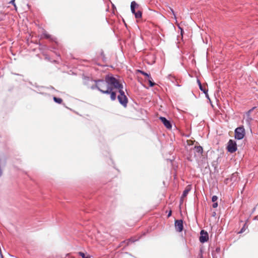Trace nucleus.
<instances>
[{
  "label": "nucleus",
  "instance_id": "2eb2a0df",
  "mask_svg": "<svg viewBox=\"0 0 258 258\" xmlns=\"http://www.w3.org/2000/svg\"><path fill=\"white\" fill-rule=\"evenodd\" d=\"M53 100L56 102V103H61L62 101V100L60 98H57L56 97H53Z\"/></svg>",
  "mask_w": 258,
  "mask_h": 258
},
{
  "label": "nucleus",
  "instance_id": "ddd939ff",
  "mask_svg": "<svg viewBox=\"0 0 258 258\" xmlns=\"http://www.w3.org/2000/svg\"><path fill=\"white\" fill-rule=\"evenodd\" d=\"M43 35L44 36L45 38H46L47 39H50L52 40H54L53 38L51 37V36L50 35H49V34H48L46 31H44L43 33Z\"/></svg>",
  "mask_w": 258,
  "mask_h": 258
},
{
  "label": "nucleus",
  "instance_id": "39448f33",
  "mask_svg": "<svg viewBox=\"0 0 258 258\" xmlns=\"http://www.w3.org/2000/svg\"><path fill=\"white\" fill-rule=\"evenodd\" d=\"M175 228L177 232H181L183 230V221L182 220H176L175 221Z\"/></svg>",
  "mask_w": 258,
  "mask_h": 258
},
{
  "label": "nucleus",
  "instance_id": "b1692460",
  "mask_svg": "<svg viewBox=\"0 0 258 258\" xmlns=\"http://www.w3.org/2000/svg\"><path fill=\"white\" fill-rule=\"evenodd\" d=\"M218 203L217 202H214V204H213V208H216L218 207Z\"/></svg>",
  "mask_w": 258,
  "mask_h": 258
},
{
  "label": "nucleus",
  "instance_id": "cd10ccee",
  "mask_svg": "<svg viewBox=\"0 0 258 258\" xmlns=\"http://www.w3.org/2000/svg\"><path fill=\"white\" fill-rule=\"evenodd\" d=\"M171 211H170V212L169 213L168 215V217H170L171 216Z\"/></svg>",
  "mask_w": 258,
  "mask_h": 258
},
{
  "label": "nucleus",
  "instance_id": "393cba45",
  "mask_svg": "<svg viewBox=\"0 0 258 258\" xmlns=\"http://www.w3.org/2000/svg\"><path fill=\"white\" fill-rule=\"evenodd\" d=\"M245 231V225L241 228L240 231H239V233H242Z\"/></svg>",
  "mask_w": 258,
  "mask_h": 258
},
{
  "label": "nucleus",
  "instance_id": "f03ea898",
  "mask_svg": "<svg viewBox=\"0 0 258 258\" xmlns=\"http://www.w3.org/2000/svg\"><path fill=\"white\" fill-rule=\"evenodd\" d=\"M116 89L118 90V92L119 93V95L117 96V99L119 101V102L124 107H126L127 106V104L128 102V99L126 96L124 94V92L123 90V85L122 84L119 83V87L118 88H116Z\"/></svg>",
  "mask_w": 258,
  "mask_h": 258
},
{
  "label": "nucleus",
  "instance_id": "9d476101",
  "mask_svg": "<svg viewBox=\"0 0 258 258\" xmlns=\"http://www.w3.org/2000/svg\"><path fill=\"white\" fill-rule=\"evenodd\" d=\"M254 108H253L252 109L249 110L247 113H246V115H247V118L246 119V121L247 122V123L248 124H250V121H251L252 120V118L250 117V112L252 111V110H253Z\"/></svg>",
  "mask_w": 258,
  "mask_h": 258
},
{
  "label": "nucleus",
  "instance_id": "1a4fd4ad",
  "mask_svg": "<svg viewBox=\"0 0 258 258\" xmlns=\"http://www.w3.org/2000/svg\"><path fill=\"white\" fill-rule=\"evenodd\" d=\"M197 82H198V85H199V86L200 89V90H201V91H202L204 94H207V93L208 92V90H207V89H206V88H204L203 87V86H202V84H201V82H200V81L199 80H198V79L197 80Z\"/></svg>",
  "mask_w": 258,
  "mask_h": 258
},
{
  "label": "nucleus",
  "instance_id": "dca6fc26",
  "mask_svg": "<svg viewBox=\"0 0 258 258\" xmlns=\"http://www.w3.org/2000/svg\"><path fill=\"white\" fill-rule=\"evenodd\" d=\"M139 72L140 73H141L142 75H143L144 76L147 77L148 79H151V77L150 74H148L147 73H146L143 71H139Z\"/></svg>",
  "mask_w": 258,
  "mask_h": 258
},
{
  "label": "nucleus",
  "instance_id": "bb28decb",
  "mask_svg": "<svg viewBox=\"0 0 258 258\" xmlns=\"http://www.w3.org/2000/svg\"><path fill=\"white\" fill-rule=\"evenodd\" d=\"M131 11H132V13L134 14H135V13H136L135 9H134L133 7V8H131Z\"/></svg>",
  "mask_w": 258,
  "mask_h": 258
},
{
  "label": "nucleus",
  "instance_id": "c756f323",
  "mask_svg": "<svg viewBox=\"0 0 258 258\" xmlns=\"http://www.w3.org/2000/svg\"><path fill=\"white\" fill-rule=\"evenodd\" d=\"M3 19L2 18L0 17V21H2V20H3Z\"/></svg>",
  "mask_w": 258,
  "mask_h": 258
},
{
  "label": "nucleus",
  "instance_id": "473e14b6",
  "mask_svg": "<svg viewBox=\"0 0 258 258\" xmlns=\"http://www.w3.org/2000/svg\"><path fill=\"white\" fill-rule=\"evenodd\" d=\"M255 210V208H254L253 209V212Z\"/></svg>",
  "mask_w": 258,
  "mask_h": 258
},
{
  "label": "nucleus",
  "instance_id": "a878e982",
  "mask_svg": "<svg viewBox=\"0 0 258 258\" xmlns=\"http://www.w3.org/2000/svg\"><path fill=\"white\" fill-rule=\"evenodd\" d=\"M10 4H11L12 5H13L15 7H16V4L15 3V0H12L11 1V2H10Z\"/></svg>",
  "mask_w": 258,
  "mask_h": 258
},
{
  "label": "nucleus",
  "instance_id": "c85d7f7f",
  "mask_svg": "<svg viewBox=\"0 0 258 258\" xmlns=\"http://www.w3.org/2000/svg\"><path fill=\"white\" fill-rule=\"evenodd\" d=\"M206 95V96L207 98L209 99V95L208 94V92L207 93V94H205Z\"/></svg>",
  "mask_w": 258,
  "mask_h": 258
},
{
  "label": "nucleus",
  "instance_id": "f257e3e1",
  "mask_svg": "<svg viewBox=\"0 0 258 258\" xmlns=\"http://www.w3.org/2000/svg\"><path fill=\"white\" fill-rule=\"evenodd\" d=\"M91 81L95 82V84L90 87L92 90L97 89L102 93L106 94H109L112 87L115 89L118 88L120 83L115 77L109 75L106 76L104 80L100 79L94 81L91 80Z\"/></svg>",
  "mask_w": 258,
  "mask_h": 258
},
{
  "label": "nucleus",
  "instance_id": "2f4dec72",
  "mask_svg": "<svg viewBox=\"0 0 258 258\" xmlns=\"http://www.w3.org/2000/svg\"><path fill=\"white\" fill-rule=\"evenodd\" d=\"M254 219H257V217H255Z\"/></svg>",
  "mask_w": 258,
  "mask_h": 258
},
{
  "label": "nucleus",
  "instance_id": "6ab92c4d",
  "mask_svg": "<svg viewBox=\"0 0 258 258\" xmlns=\"http://www.w3.org/2000/svg\"><path fill=\"white\" fill-rule=\"evenodd\" d=\"M148 81H149V85H150V87H153L154 86H155V83L152 81V78H151V79H148Z\"/></svg>",
  "mask_w": 258,
  "mask_h": 258
},
{
  "label": "nucleus",
  "instance_id": "0eeeda50",
  "mask_svg": "<svg viewBox=\"0 0 258 258\" xmlns=\"http://www.w3.org/2000/svg\"><path fill=\"white\" fill-rule=\"evenodd\" d=\"M160 120L162 121V122L163 123V124L165 125V126L168 128L170 129L172 127V125L168 120H167L165 117H160Z\"/></svg>",
  "mask_w": 258,
  "mask_h": 258
},
{
  "label": "nucleus",
  "instance_id": "20e7f679",
  "mask_svg": "<svg viewBox=\"0 0 258 258\" xmlns=\"http://www.w3.org/2000/svg\"><path fill=\"white\" fill-rule=\"evenodd\" d=\"M227 148L229 152L231 153L235 152L237 149L236 142L233 140H230L228 142Z\"/></svg>",
  "mask_w": 258,
  "mask_h": 258
},
{
  "label": "nucleus",
  "instance_id": "7c9ffc66",
  "mask_svg": "<svg viewBox=\"0 0 258 258\" xmlns=\"http://www.w3.org/2000/svg\"><path fill=\"white\" fill-rule=\"evenodd\" d=\"M1 254V258H4L3 255L2 254V253Z\"/></svg>",
  "mask_w": 258,
  "mask_h": 258
},
{
  "label": "nucleus",
  "instance_id": "f3484780",
  "mask_svg": "<svg viewBox=\"0 0 258 258\" xmlns=\"http://www.w3.org/2000/svg\"><path fill=\"white\" fill-rule=\"evenodd\" d=\"M168 9H169V10H168V11H170L171 12V13L172 14V15H173L174 16V18L175 19H176V15H175V14L173 10V9H172L170 7H168Z\"/></svg>",
  "mask_w": 258,
  "mask_h": 258
},
{
  "label": "nucleus",
  "instance_id": "7ed1b4c3",
  "mask_svg": "<svg viewBox=\"0 0 258 258\" xmlns=\"http://www.w3.org/2000/svg\"><path fill=\"white\" fill-rule=\"evenodd\" d=\"M235 138L237 140L242 139L245 135V131L243 126H240L235 130Z\"/></svg>",
  "mask_w": 258,
  "mask_h": 258
},
{
  "label": "nucleus",
  "instance_id": "423d86ee",
  "mask_svg": "<svg viewBox=\"0 0 258 258\" xmlns=\"http://www.w3.org/2000/svg\"><path fill=\"white\" fill-rule=\"evenodd\" d=\"M201 236L200 237V241L202 243H204L207 242L209 239L208 234L207 232L204 230H201Z\"/></svg>",
  "mask_w": 258,
  "mask_h": 258
},
{
  "label": "nucleus",
  "instance_id": "4be33fe9",
  "mask_svg": "<svg viewBox=\"0 0 258 258\" xmlns=\"http://www.w3.org/2000/svg\"><path fill=\"white\" fill-rule=\"evenodd\" d=\"M79 254L82 257V258H86L88 256H86L84 253L83 252H79Z\"/></svg>",
  "mask_w": 258,
  "mask_h": 258
},
{
  "label": "nucleus",
  "instance_id": "6e6552de",
  "mask_svg": "<svg viewBox=\"0 0 258 258\" xmlns=\"http://www.w3.org/2000/svg\"><path fill=\"white\" fill-rule=\"evenodd\" d=\"M115 88H114L113 87H112L111 88V90H110V92L109 93V94H110V99L111 100H115L116 99V92L115 91H113V89H114Z\"/></svg>",
  "mask_w": 258,
  "mask_h": 258
},
{
  "label": "nucleus",
  "instance_id": "a211bd4d",
  "mask_svg": "<svg viewBox=\"0 0 258 258\" xmlns=\"http://www.w3.org/2000/svg\"><path fill=\"white\" fill-rule=\"evenodd\" d=\"M133 6L134 9H135L138 6V5L136 3V2L133 1L131 3V8H133Z\"/></svg>",
  "mask_w": 258,
  "mask_h": 258
},
{
  "label": "nucleus",
  "instance_id": "5701e85b",
  "mask_svg": "<svg viewBox=\"0 0 258 258\" xmlns=\"http://www.w3.org/2000/svg\"><path fill=\"white\" fill-rule=\"evenodd\" d=\"M137 239H135L134 238H131V239H128V244L130 242H134L135 241H137Z\"/></svg>",
  "mask_w": 258,
  "mask_h": 258
},
{
  "label": "nucleus",
  "instance_id": "412c9836",
  "mask_svg": "<svg viewBox=\"0 0 258 258\" xmlns=\"http://www.w3.org/2000/svg\"><path fill=\"white\" fill-rule=\"evenodd\" d=\"M218 200V197L216 196H213L212 198V201L213 202H215Z\"/></svg>",
  "mask_w": 258,
  "mask_h": 258
},
{
  "label": "nucleus",
  "instance_id": "4468645a",
  "mask_svg": "<svg viewBox=\"0 0 258 258\" xmlns=\"http://www.w3.org/2000/svg\"><path fill=\"white\" fill-rule=\"evenodd\" d=\"M142 12L140 11H138L137 12H136L135 14H134L136 18L139 19L142 17Z\"/></svg>",
  "mask_w": 258,
  "mask_h": 258
},
{
  "label": "nucleus",
  "instance_id": "72a5a7b5",
  "mask_svg": "<svg viewBox=\"0 0 258 258\" xmlns=\"http://www.w3.org/2000/svg\"><path fill=\"white\" fill-rule=\"evenodd\" d=\"M236 174V173H234V174H233V175H233V176H235V174Z\"/></svg>",
  "mask_w": 258,
  "mask_h": 258
},
{
  "label": "nucleus",
  "instance_id": "aec40b11",
  "mask_svg": "<svg viewBox=\"0 0 258 258\" xmlns=\"http://www.w3.org/2000/svg\"><path fill=\"white\" fill-rule=\"evenodd\" d=\"M168 78L171 80L172 82L174 81V80L175 79L174 77L172 76L171 75H169L168 76Z\"/></svg>",
  "mask_w": 258,
  "mask_h": 258
},
{
  "label": "nucleus",
  "instance_id": "9b49d317",
  "mask_svg": "<svg viewBox=\"0 0 258 258\" xmlns=\"http://www.w3.org/2000/svg\"><path fill=\"white\" fill-rule=\"evenodd\" d=\"M190 190V187L189 186H187L186 188L184 190L183 192V194H182V197L183 198V197H185L187 196V195L188 194V192Z\"/></svg>",
  "mask_w": 258,
  "mask_h": 258
},
{
  "label": "nucleus",
  "instance_id": "f8f14e48",
  "mask_svg": "<svg viewBox=\"0 0 258 258\" xmlns=\"http://www.w3.org/2000/svg\"><path fill=\"white\" fill-rule=\"evenodd\" d=\"M195 150L197 153H198L201 154L203 153V148L200 146H196L195 147Z\"/></svg>",
  "mask_w": 258,
  "mask_h": 258
}]
</instances>
